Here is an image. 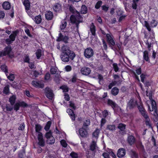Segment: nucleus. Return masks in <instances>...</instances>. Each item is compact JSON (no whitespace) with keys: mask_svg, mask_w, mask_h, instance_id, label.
I'll return each mask as SVG.
<instances>
[{"mask_svg":"<svg viewBox=\"0 0 158 158\" xmlns=\"http://www.w3.org/2000/svg\"><path fill=\"white\" fill-rule=\"evenodd\" d=\"M69 11L73 14L70 16L71 22L72 23L75 24L77 30L79 28V24L83 22V17L72 5L69 6Z\"/></svg>","mask_w":158,"mask_h":158,"instance_id":"obj_1","label":"nucleus"},{"mask_svg":"<svg viewBox=\"0 0 158 158\" xmlns=\"http://www.w3.org/2000/svg\"><path fill=\"white\" fill-rule=\"evenodd\" d=\"M76 56V55L74 52H72L71 53L68 54L66 53H62L60 57L61 60L64 62H68L70 59L71 60H73Z\"/></svg>","mask_w":158,"mask_h":158,"instance_id":"obj_2","label":"nucleus"},{"mask_svg":"<svg viewBox=\"0 0 158 158\" xmlns=\"http://www.w3.org/2000/svg\"><path fill=\"white\" fill-rule=\"evenodd\" d=\"M97 147L95 140H93L90 146V150L86 152L87 156L89 157H92L94 155L96 149Z\"/></svg>","mask_w":158,"mask_h":158,"instance_id":"obj_3","label":"nucleus"},{"mask_svg":"<svg viewBox=\"0 0 158 158\" xmlns=\"http://www.w3.org/2000/svg\"><path fill=\"white\" fill-rule=\"evenodd\" d=\"M12 49L10 46H8L4 49L0 51V57L3 56H8L10 57H13V55H10V53L11 52Z\"/></svg>","mask_w":158,"mask_h":158,"instance_id":"obj_4","label":"nucleus"},{"mask_svg":"<svg viewBox=\"0 0 158 158\" xmlns=\"http://www.w3.org/2000/svg\"><path fill=\"white\" fill-rule=\"evenodd\" d=\"M157 21L155 19H153L151 22L150 26L149 23L147 21H144V25L146 28L149 31H151V27H156L157 25Z\"/></svg>","mask_w":158,"mask_h":158,"instance_id":"obj_5","label":"nucleus"},{"mask_svg":"<svg viewBox=\"0 0 158 158\" xmlns=\"http://www.w3.org/2000/svg\"><path fill=\"white\" fill-rule=\"evenodd\" d=\"M94 54V52L93 49L90 47L85 49L84 52L85 56L87 58H89L92 57L93 56Z\"/></svg>","mask_w":158,"mask_h":158,"instance_id":"obj_6","label":"nucleus"},{"mask_svg":"<svg viewBox=\"0 0 158 158\" xmlns=\"http://www.w3.org/2000/svg\"><path fill=\"white\" fill-rule=\"evenodd\" d=\"M45 93L46 96L49 99L52 100L54 97L52 90L48 87L45 89Z\"/></svg>","mask_w":158,"mask_h":158,"instance_id":"obj_7","label":"nucleus"},{"mask_svg":"<svg viewBox=\"0 0 158 158\" xmlns=\"http://www.w3.org/2000/svg\"><path fill=\"white\" fill-rule=\"evenodd\" d=\"M38 140V144L40 146L43 147L45 146V142L43 139V136L42 133H38L37 136Z\"/></svg>","mask_w":158,"mask_h":158,"instance_id":"obj_8","label":"nucleus"},{"mask_svg":"<svg viewBox=\"0 0 158 158\" xmlns=\"http://www.w3.org/2000/svg\"><path fill=\"white\" fill-rule=\"evenodd\" d=\"M106 37L107 39V41L108 42L110 46L113 48V46L115 44V41L113 38L110 34H106Z\"/></svg>","mask_w":158,"mask_h":158,"instance_id":"obj_9","label":"nucleus"},{"mask_svg":"<svg viewBox=\"0 0 158 158\" xmlns=\"http://www.w3.org/2000/svg\"><path fill=\"white\" fill-rule=\"evenodd\" d=\"M69 39V38L67 36H64L61 33H60L59 34V37L56 40V41L58 42L63 41L65 43H67Z\"/></svg>","mask_w":158,"mask_h":158,"instance_id":"obj_10","label":"nucleus"},{"mask_svg":"<svg viewBox=\"0 0 158 158\" xmlns=\"http://www.w3.org/2000/svg\"><path fill=\"white\" fill-rule=\"evenodd\" d=\"M79 133L80 136L82 138L86 137L88 134L87 131L83 127L79 130Z\"/></svg>","mask_w":158,"mask_h":158,"instance_id":"obj_11","label":"nucleus"},{"mask_svg":"<svg viewBox=\"0 0 158 158\" xmlns=\"http://www.w3.org/2000/svg\"><path fill=\"white\" fill-rule=\"evenodd\" d=\"M136 139L135 137L132 135H129L127 139V141L131 146L133 145L135 142Z\"/></svg>","mask_w":158,"mask_h":158,"instance_id":"obj_12","label":"nucleus"},{"mask_svg":"<svg viewBox=\"0 0 158 158\" xmlns=\"http://www.w3.org/2000/svg\"><path fill=\"white\" fill-rule=\"evenodd\" d=\"M126 154V151L123 148H119L117 153V156L119 158H122Z\"/></svg>","mask_w":158,"mask_h":158,"instance_id":"obj_13","label":"nucleus"},{"mask_svg":"<svg viewBox=\"0 0 158 158\" xmlns=\"http://www.w3.org/2000/svg\"><path fill=\"white\" fill-rule=\"evenodd\" d=\"M81 71L82 74L86 76L89 75L91 71L90 68L85 67L82 68L81 69Z\"/></svg>","mask_w":158,"mask_h":158,"instance_id":"obj_14","label":"nucleus"},{"mask_svg":"<svg viewBox=\"0 0 158 158\" xmlns=\"http://www.w3.org/2000/svg\"><path fill=\"white\" fill-rule=\"evenodd\" d=\"M45 16L46 19L48 21L52 20L53 18V14L50 11H46Z\"/></svg>","mask_w":158,"mask_h":158,"instance_id":"obj_15","label":"nucleus"},{"mask_svg":"<svg viewBox=\"0 0 158 158\" xmlns=\"http://www.w3.org/2000/svg\"><path fill=\"white\" fill-rule=\"evenodd\" d=\"M136 102L133 99H130L128 102L127 105V108L130 109H133L135 107Z\"/></svg>","mask_w":158,"mask_h":158,"instance_id":"obj_16","label":"nucleus"},{"mask_svg":"<svg viewBox=\"0 0 158 158\" xmlns=\"http://www.w3.org/2000/svg\"><path fill=\"white\" fill-rule=\"evenodd\" d=\"M52 8L55 12H59L61 10V5L60 3H56L53 6Z\"/></svg>","mask_w":158,"mask_h":158,"instance_id":"obj_17","label":"nucleus"},{"mask_svg":"<svg viewBox=\"0 0 158 158\" xmlns=\"http://www.w3.org/2000/svg\"><path fill=\"white\" fill-rule=\"evenodd\" d=\"M31 84L34 86L40 88H43L44 87V84L41 83L40 81H33Z\"/></svg>","mask_w":158,"mask_h":158,"instance_id":"obj_18","label":"nucleus"},{"mask_svg":"<svg viewBox=\"0 0 158 158\" xmlns=\"http://www.w3.org/2000/svg\"><path fill=\"white\" fill-rule=\"evenodd\" d=\"M61 50L63 52L62 53H66L67 54L71 53L72 52H73L70 49L69 47L67 46L63 45L61 47Z\"/></svg>","mask_w":158,"mask_h":158,"instance_id":"obj_19","label":"nucleus"},{"mask_svg":"<svg viewBox=\"0 0 158 158\" xmlns=\"http://www.w3.org/2000/svg\"><path fill=\"white\" fill-rule=\"evenodd\" d=\"M151 102V105L152 106V108H151L149 105L148 104V109L150 111H152L154 110L155 112H156V102L155 101L152 100Z\"/></svg>","mask_w":158,"mask_h":158,"instance_id":"obj_20","label":"nucleus"},{"mask_svg":"<svg viewBox=\"0 0 158 158\" xmlns=\"http://www.w3.org/2000/svg\"><path fill=\"white\" fill-rule=\"evenodd\" d=\"M136 147L139 150L141 151H143L145 150L144 147L140 141H138L137 142L136 144Z\"/></svg>","mask_w":158,"mask_h":158,"instance_id":"obj_21","label":"nucleus"},{"mask_svg":"<svg viewBox=\"0 0 158 158\" xmlns=\"http://www.w3.org/2000/svg\"><path fill=\"white\" fill-rule=\"evenodd\" d=\"M100 132V130L98 129H96L95 131H94L93 133V140H97L99 134Z\"/></svg>","mask_w":158,"mask_h":158,"instance_id":"obj_22","label":"nucleus"},{"mask_svg":"<svg viewBox=\"0 0 158 158\" xmlns=\"http://www.w3.org/2000/svg\"><path fill=\"white\" fill-rule=\"evenodd\" d=\"M18 31H13L12 33L9 36V38L12 41H14L15 40Z\"/></svg>","mask_w":158,"mask_h":158,"instance_id":"obj_23","label":"nucleus"},{"mask_svg":"<svg viewBox=\"0 0 158 158\" xmlns=\"http://www.w3.org/2000/svg\"><path fill=\"white\" fill-rule=\"evenodd\" d=\"M148 51L147 50L143 52V59L146 61L150 62L149 58L148 57Z\"/></svg>","mask_w":158,"mask_h":158,"instance_id":"obj_24","label":"nucleus"},{"mask_svg":"<svg viewBox=\"0 0 158 158\" xmlns=\"http://www.w3.org/2000/svg\"><path fill=\"white\" fill-rule=\"evenodd\" d=\"M33 19L35 23L38 24L40 23L42 20L41 16L40 15L35 16L34 19L33 18Z\"/></svg>","mask_w":158,"mask_h":158,"instance_id":"obj_25","label":"nucleus"},{"mask_svg":"<svg viewBox=\"0 0 158 158\" xmlns=\"http://www.w3.org/2000/svg\"><path fill=\"white\" fill-rule=\"evenodd\" d=\"M90 30L92 35L95 36L96 35L95 32V27L94 26V23H92L90 25Z\"/></svg>","mask_w":158,"mask_h":158,"instance_id":"obj_26","label":"nucleus"},{"mask_svg":"<svg viewBox=\"0 0 158 158\" xmlns=\"http://www.w3.org/2000/svg\"><path fill=\"white\" fill-rule=\"evenodd\" d=\"M119 92V89L116 87L113 88L111 91V93L112 95L114 96H116Z\"/></svg>","mask_w":158,"mask_h":158,"instance_id":"obj_27","label":"nucleus"},{"mask_svg":"<svg viewBox=\"0 0 158 158\" xmlns=\"http://www.w3.org/2000/svg\"><path fill=\"white\" fill-rule=\"evenodd\" d=\"M107 104L108 105L110 106L113 108L117 107V105L112 100L109 99L108 100Z\"/></svg>","mask_w":158,"mask_h":158,"instance_id":"obj_28","label":"nucleus"},{"mask_svg":"<svg viewBox=\"0 0 158 158\" xmlns=\"http://www.w3.org/2000/svg\"><path fill=\"white\" fill-rule=\"evenodd\" d=\"M3 8L6 10H9L10 7V5L8 2H4L2 5Z\"/></svg>","mask_w":158,"mask_h":158,"instance_id":"obj_29","label":"nucleus"},{"mask_svg":"<svg viewBox=\"0 0 158 158\" xmlns=\"http://www.w3.org/2000/svg\"><path fill=\"white\" fill-rule=\"evenodd\" d=\"M23 4L25 6L26 10H29L30 8V2L28 0H24Z\"/></svg>","mask_w":158,"mask_h":158,"instance_id":"obj_30","label":"nucleus"},{"mask_svg":"<svg viewBox=\"0 0 158 158\" xmlns=\"http://www.w3.org/2000/svg\"><path fill=\"white\" fill-rule=\"evenodd\" d=\"M55 142V139L53 136H51L47 139V144H54Z\"/></svg>","mask_w":158,"mask_h":158,"instance_id":"obj_31","label":"nucleus"},{"mask_svg":"<svg viewBox=\"0 0 158 158\" xmlns=\"http://www.w3.org/2000/svg\"><path fill=\"white\" fill-rule=\"evenodd\" d=\"M42 129V127L39 124H36L35 125V129L36 132V135H38V133H42L40 132Z\"/></svg>","mask_w":158,"mask_h":158,"instance_id":"obj_32","label":"nucleus"},{"mask_svg":"<svg viewBox=\"0 0 158 158\" xmlns=\"http://www.w3.org/2000/svg\"><path fill=\"white\" fill-rule=\"evenodd\" d=\"M87 9L85 5H83L81 7V13L82 14H85L87 12Z\"/></svg>","mask_w":158,"mask_h":158,"instance_id":"obj_33","label":"nucleus"},{"mask_svg":"<svg viewBox=\"0 0 158 158\" xmlns=\"http://www.w3.org/2000/svg\"><path fill=\"white\" fill-rule=\"evenodd\" d=\"M1 70L4 72H5L6 76H7V73H8V68L6 65H3L1 66Z\"/></svg>","mask_w":158,"mask_h":158,"instance_id":"obj_34","label":"nucleus"},{"mask_svg":"<svg viewBox=\"0 0 158 158\" xmlns=\"http://www.w3.org/2000/svg\"><path fill=\"white\" fill-rule=\"evenodd\" d=\"M57 68L56 67H52L50 69L51 74H56L57 72Z\"/></svg>","mask_w":158,"mask_h":158,"instance_id":"obj_35","label":"nucleus"},{"mask_svg":"<svg viewBox=\"0 0 158 158\" xmlns=\"http://www.w3.org/2000/svg\"><path fill=\"white\" fill-rule=\"evenodd\" d=\"M16 97L15 95H12L9 98V102H10L11 105H13L15 101Z\"/></svg>","mask_w":158,"mask_h":158,"instance_id":"obj_36","label":"nucleus"},{"mask_svg":"<svg viewBox=\"0 0 158 158\" xmlns=\"http://www.w3.org/2000/svg\"><path fill=\"white\" fill-rule=\"evenodd\" d=\"M126 125L122 123H119L118 124V128L121 131H124L126 128Z\"/></svg>","mask_w":158,"mask_h":158,"instance_id":"obj_37","label":"nucleus"},{"mask_svg":"<svg viewBox=\"0 0 158 158\" xmlns=\"http://www.w3.org/2000/svg\"><path fill=\"white\" fill-rule=\"evenodd\" d=\"M139 0H132V7L133 9H136L137 5Z\"/></svg>","mask_w":158,"mask_h":158,"instance_id":"obj_38","label":"nucleus"},{"mask_svg":"<svg viewBox=\"0 0 158 158\" xmlns=\"http://www.w3.org/2000/svg\"><path fill=\"white\" fill-rule=\"evenodd\" d=\"M60 75L58 74H56L55 76L54 80L57 83H59L60 81Z\"/></svg>","mask_w":158,"mask_h":158,"instance_id":"obj_39","label":"nucleus"},{"mask_svg":"<svg viewBox=\"0 0 158 158\" xmlns=\"http://www.w3.org/2000/svg\"><path fill=\"white\" fill-rule=\"evenodd\" d=\"M67 25V22L65 20H63L61 22V25L60 26V28L61 30L64 29Z\"/></svg>","mask_w":158,"mask_h":158,"instance_id":"obj_40","label":"nucleus"},{"mask_svg":"<svg viewBox=\"0 0 158 158\" xmlns=\"http://www.w3.org/2000/svg\"><path fill=\"white\" fill-rule=\"evenodd\" d=\"M140 112L142 116L145 118V119H147L148 118V116L145 110H141Z\"/></svg>","mask_w":158,"mask_h":158,"instance_id":"obj_41","label":"nucleus"},{"mask_svg":"<svg viewBox=\"0 0 158 158\" xmlns=\"http://www.w3.org/2000/svg\"><path fill=\"white\" fill-rule=\"evenodd\" d=\"M115 127L114 125H108L107 129L110 131H113L115 130Z\"/></svg>","mask_w":158,"mask_h":158,"instance_id":"obj_42","label":"nucleus"},{"mask_svg":"<svg viewBox=\"0 0 158 158\" xmlns=\"http://www.w3.org/2000/svg\"><path fill=\"white\" fill-rule=\"evenodd\" d=\"M131 155L132 158H138V155L135 151H131Z\"/></svg>","mask_w":158,"mask_h":158,"instance_id":"obj_43","label":"nucleus"},{"mask_svg":"<svg viewBox=\"0 0 158 158\" xmlns=\"http://www.w3.org/2000/svg\"><path fill=\"white\" fill-rule=\"evenodd\" d=\"M77 80V75L76 74H74L73 76L71 79L69 80V81L73 83H75Z\"/></svg>","mask_w":158,"mask_h":158,"instance_id":"obj_44","label":"nucleus"},{"mask_svg":"<svg viewBox=\"0 0 158 158\" xmlns=\"http://www.w3.org/2000/svg\"><path fill=\"white\" fill-rule=\"evenodd\" d=\"M35 54L38 59H39L42 55V51L40 50H38L36 52Z\"/></svg>","mask_w":158,"mask_h":158,"instance_id":"obj_45","label":"nucleus"},{"mask_svg":"<svg viewBox=\"0 0 158 158\" xmlns=\"http://www.w3.org/2000/svg\"><path fill=\"white\" fill-rule=\"evenodd\" d=\"M60 89H62L63 90V92H67L69 91V88L66 85H63L61 86L60 88Z\"/></svg>","mask_w":158,"mask_h":158,"instance_id":"obj_46","label":"nucleus"},{"mask_svg":"<svg viewBox=\"0 0 158 158\" xmlns=\"http://www.w3.org/2000/svg\"><path fill=\"white\" fill-rule=\"evenodd\" d=\"M116 45L118 48V50H117V51L121 55L123 49L121 47V45L118 43H117Z\"/></svg>","mask_w":158,"mask_h":158,"instance_id":"obj_47","label":"nucleus"},{"mask_svg":"<svg viewBox=\"0 0 158 158\" xmlns=\"http://www.w3.org/2000/svg\"><path fill=\"white\" fill-rule=\"evenodd\" d=\"M25 155V151L24 149H23L22 151L19 154V158H23Z\"/></svg>","mask_w":158,"mask_h":158,"instance_id":"obj_48","label":"nucleus"},{"mask_svg":"<svg viewBox=\"0 0 158 158\" xmlns=\"http://www.w3.org/2000/svg\"><path fill=\"white\" fill-rule=\"evenodd\" d=\"M7 77L8 79H9L11 81H13L15 79V76L13 74L10 73L9 74V75L7 76Z\"/></svg>","mask_w":158,"mask_h":158,"instance_id":"obj_49","label":"nucleus"},{"mask_svg":"<svg viewBox=\"0 0 158 158\" xmlns=\"http://www.w3.org/2000/svg\"><path fill=\"white\" fill-rule=\"evenodd\" d=\"M51 124V121H48L46 126L44 127V129L45 130L48 131L49 130L50 128V127Z\"/></svg>","mask_w":158,"mask_h":158,"instance_id":"obj_50","label":"nucleus"},{"mask_svg":"<svg viewBox=\"0 0 158 158\" xmlns=\"http://www.w3.org/2000/svg\"><path fill=\"white\" fill-rule=\"evenodd\" d=\"M102 4V2L101 1H98L95 5V7L96 9H99Z\"/></svg>","mask_w":158,"mask_h":158,"instance_id":"obj_51","label":"nucleus"},{"mask_svg":"<svg viewBox=\"0 0 158 158\" xmlns=\"http://www.w3.org/2000/svg\"><path fill=\"white\" fill-rule=\"evenodd\" d=\"M9 93V85H6L4 88L3 89V93L6 94H7Z\"/></svg>","mask_w":158,"mask_h":158,"instance_id":"obj_52","label":"nucleus"},{"mask_svg":"<svg viewBox=\"0 0 158 158\" xmlns=\"http://www.w3.org/2000/svg\"><path fill=\"white\" fill-rule=\"evenodd\" d=\"M113 69L114 71L115 72H117L118 71L119 68L117 64L116 63H114L112 65Z\"/></svg>","mask_w":158,"mask_h":158,"instance_id":"obj_53","label":"nucleus"},{"mask_svg":"<svg viewBox=\"0 0 158 158\" xmlns=\"http://www.w3.org/2000/svg\"><path fill=\"white\" fill-rule=\"evenodd\" d=\"M117 82L116 81H112L108 85V88L109 89H111L112 87L115 85L117 84Z\"/></svg>","mask_w":158,"mask_h":158,"instance_id":"obj_54","label":"nucleus"},{"mask_svg":"<svg viewBox=\"0 0 158 158\" xmlns=\"http://www.w3.org/2000/svg\"><path fill=\"white\" fill-rule=\"evenodd\" d=\"M13 109V107L9 105H6V111H11Z\"/></svg>","mask_w":158,"mask_h":158,"instance_id":"obj_55","label":"nucleus"},{"mask_svg":"<svg viewBox=\"0 0 158 158\" xmlns=\"http://www.w3.org/2000/svg\"><path fill=\"white\" fill-rule=\"evenodd\" d=\"M20 106V104L19 102H17L15 103L14 105V110L17 111L19 109Z\"/></svg>","mask_w":158,"mask_h":158,"instance_id":"obj_56","label":"nucleus"},{"mask_svg":"<svg viewBox=\"0 0 158 158\" xmlns=\"http://www.w3.org/2000/svg\"><path fill=\"white\" fill-rule=\"evenodd\" d=\"M90 124V120L89 119H88L84 122L83 126L84 127H87Z\"/></svg>","mask_w":158,"mask_h":158,"instance_id":"obj_57","label":"nucleus"},{"mask_svg":"<svg viewBox=\"0 0 158 158\" xmlns=\"http://www.w3.org/2000/svg\"><path fill=\"white\" fill-rule=\"evenodd\" d=\"M42 73L41 71L39 73L36 70L33 71V74L35 77H38L39 75H41Z\"/></svg>","mask_w":158,"mask_h":158,"instance_id":"obj_58","label":"nucleus"},{"mask_svg":"<svg viewBox=\"0 0 158 158\" xmlns=\"http://www.w3.org/2000/svg\"><path fill=\"white\" fill-rule=\"evenodd\" d=\"M60 143L62 146L66 148L67 146V144L66 143V141L64 140H62L60 142Z\"/></svg>","mask_w":158,"mask_h":158,"instance_id":"obj_59","label":"nucleus"},{"mask_svg":"<svg viewBox=\"0 0 158 158\" xmlns=\"http://www.w3.org/2000/svg\"><path fill=\"white\" fill-rule=\"evenodd\" d=\"M24 61L25 62L29 63V60L30 59L29 58V56L25 55L24 56V58L23 59Z\"/></svg>","mask_w":158,"mask_h":158,"instance_id":"obj_60","label":"nucleus"},{"mask_svg":"<svg viewBox=\"0 0 158 158\" xmlns=\"http://www.w3.org/2000/svg\"><path fill=\"white\" fill-rule=\"evenodd\" d=\"M117 15L119 16L122 15L123 13V12L121 9H119L116 11Z\"/></svg>","mask_w":158,"mask_h":158,"instance_id":"obj_61","label":"nucleus"},{"mask_svg":"<svg viewBox=\"0 0 158 158\" xmlns=\"http://www.w3.org/2000/svg\"><path fill=\"white\" fill-rule=\"evenodd\" d=\"M65 71L67 72L71 71L72 70V67L69 65L66 66L64 68Z\"/></svg>","mask_w":158,"mask_h":158,"instance_id":"obj_62","label":"nucleus"},{"mask_svg":"<svg viewBox=\"0 0 158 158\" xmlns=\"http://www.w3.org/2000/svg\"><path fill=\"white\" fill-rule=\"evenodd\" d=\"M51 136H53L52 135V132L51 131L47 132L45 134V137L47 139L51 137Z\"/></svg>","mask_w":158,"mask_h":158,"instance_id":"obj_63","label":"nucleus"},{"mask_svg":"<svg viewBox=\"0 0 158 158\" xmlns=\"http://www.w3.org/2000/svg\"><path fill=\"white\" fill-rule=\"evenodd\" d=\"M69 106L70 107L72 108L75 109L76 108V106H75L74 103L72 102V101H70L69 102Z\"/></svg>","mask_w":158,"mask_h":158,"instance_id":"obj_64","label":"nucleus"}]
</instances>
